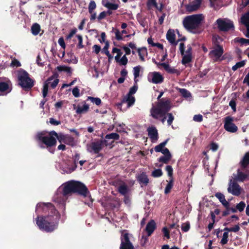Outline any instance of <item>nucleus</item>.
<instances>
[{
  "mask_svg": "<svg viewBox=\"0 0 249 249\" xmlns=\"http://www.w3.org/2000/svg\"><path fill=\"white\" fill-rule=\"evenodd\" d=\"M48 212L46 216H37L36 218V224L40 230L47 232H53L56 229L60 216L58 212L51 203H40L36 206V212Z\"/></svg>",
  "mask_w": 249,
  "mask_h": 249,
  "instance_id": "1",
  "label": "nucleus"
},
{
  "mask_svg": "<svg viewBox=\"0 0 249 249\" xmlns=\"http://www.w3.org/2000/svg\"><path fill=\"white\" fill-rule=\"evenodd\" d=\"M62 196L67 197L72 194H77L84 197H87L89 192L87 186L81 182L70 180L63 183L58 189Z\"/></svg>",
  "mask_w": 249,
  "mask_h": 249,
  "instance_id": "2",
  "label": "nucleus"
},
{
  "mask_svg": "<svg viewBox=\"0 0 249 249\" xmlns=\"http://www.w3.org/2000/svg\"><path fill=\"white\" fill-rule=\"evenodd\" d=\"M171 108V102L169 99L162 98L150 109L151 116L155 119H159L160 117L164 116Z\"/></svg>",
  "mask_w": 249,
  "mask_h": 249,
  "instance_id": "3",
  "label": "nucleus"
},
{
  "mask_svg": "<svg viewBox=\"0 0 249 249\" xmlns=\"http://www.w3.org/2000/svg\"><path fill=\"white\" fill-rule=\"evenodd\" d=\"M204 20L202 14L187 16L183 20V25L187 30L194 33V30L199 28Z\"/></svg>",
  "mask_w": 249,
  "mask_h": 249,
  "instance_id": "4",
  "label": "nucleus"
},
{
  "mask_svg": "<svg viewBox=\"0 0 249 249\" xmlns=\"http://www.w3.org/2000/svg\"><path fill=\"white\" fill-rule=\"evenodd\" d=\"M18 84L26 91L30 90L34 86V81L29 77V73L25 70L19 71L18 74Z\"/></svg>",
  "mask_w": 249,
  "mask_h": 249,
  "instance_id": "5",
  "label": "nucleus"
},
{
  "mask_svg": "<svg viewBox=\"0 0 249 249\" xmlns=\"http://www.w3.org/2000/svg\"><path fill=\"white\" fill-rule=\"evenodd\" d=\"M36 140L39 143L45 145L47 148H50L55 146L56 144V139L53 135H52V131L46 135L44 131L37 133L36 135Z\"/></svg>",
  "mask_w": 249,
  "mask_h": 249,
  "instance_id": "6",
  "label": "nucleus"
},
{
  "mask_svg": "<svg viewBox=\"0 0 249 249\" xmlns=\"http://www.w3.org/2000/svg\"><path fill=\"white\" fill-rule=\"evenodd\" d=\"M213 48L209 52V56L213 58L214 61H217L224 53V49L222 46L219 44V42L216 38L213 41Z\"/></svg>",
  "mask_w": 249,
  "mask_h": 249,
  "instance_id": "7",
  "label": "nucleus"
},
{
  "mask_svg": "<svg viewBox=\"0 0 249 249\" xmlns=\"http://www.w3.org/2000/svg\"><path fill=\"white\" fill-rule=\"evenodd\" d=\"M216 23L220 31L228 32L230 30L233 31L234 29L233 22L229 19L220 18L216 20Z\"/></svg>",
  "mask_w": 249,
  "mask_h": 249,
  "instance_id": "8",
  "label": "nucleus"
},
{
  "mask_svg": "<svg viewBox=\"0 0 249 249\" xmlns=\"http://www.w3.org/2000/svg\"><path fill=\"white\" fill-rule=\"evenodd\" d=\"M57 75L55 74L51 76L44 83L42 91L43 98H45L47 95L49 85L51 88L54 89L58 85L59 80L58 78H55V76H57Z\"/></svg>",
  "mask_w": 249,
  "mask_h": 249,
  "instance_id": "9",
  "label": "nucleus"
},
{
  "mask_svg": "<svg viewBox=\"0 0 249 249\" xmlns=\"http://www.w3.org/2000/svg\"><path fill=\"white\" fill-rule=\"evenodd\" d=\"M228 193L235 196H239L242 193V189L237 182L231 179L228 184L227 189Z\"/></svg>",
  "mask_w": 249,
  "mask_h": 249,
  "instance_id": "10",
  "label": "nucleus"
},
{
  "mask_svg": "<svg viewBox=\"0 0 249 249\" xmlns=\"http://www.w3.org/2000/svg\"><path fill=\"white\" fill-rule=\"evenodd\" d=\"M104 144L107 145V141L106 140L92 142L89 146L88 150L90 152L93 151L94 154H98L103 149Z\"/></svg>",
  "mask_w": 249,
  "mask_h": 249,
  "instance_id": "11",
  "label": "nucleus"
},
{
  "mask_svg": "<svg viewBox=\"0 0 249 249\" xmlns=\"http://www.w3.org/2000/svg\"><path fill=\"white\" fill-rule=\"evenodd\" d=\"M233 119L231 116H227L225 118L224 128L230 132L234 133L238 130L237 126L233 123Z\"/></svg>",
  "mask_w": 249,
  "mask_h": 249,
  "instance_id": "12",
  "label": "nucleus"
},
{
  "mask_svg": "<svg viewBox=\"0 0 249 249\" xmlns=\"http://www.w3.org/2000/svg\"><path fill=\"white\" fill-rule=\"evenodd\" d=\"M120 249H135L133 244L129 240V234L128 233H124L122 234Z\"/></svg>",
  "mask_w": 249,
  "mask_h": 249,
  "instance_id": "13",
  "label": "nucleus"
},
{
  "mask_svg": "<svg viewBox=\"0 0 249 249\" xmlns=\"http://www.w3.org/2000/svg\"><path fill=\"white\" fill-rule=\"evenodd\" d=\"M164 77L159 72L154 71L150 72L148 75V80L149 82L154 84H160L163 82Z\"/></svg>",
  "mask_w": 249,
  "mask_h": 249,
  "instance_id": "14",
  "label": "nucleus"
},
{
  "mask_svg": "<svg viewBox=\"0 0 249 249\" xmlns=\"http://www.w3.org/2000/svg\"><path fill=\"white\" fill-rule=\"evenodd\" d=\"M168 140L169 139H167L165 141L156 146L154 148L155 151L156 152H161L163 154V156L169 155V156H171V154L169 149L167 148L164 147Z\"/></svg>",
  "mask_w": 249,
  "mask_h": 249,
  "instance_id": "15",
  "label": "nucleus"
},
{
  "mask_svg": "<svg viewBox=\"0 0 249 249\" xmlns=\"http://www.w3.org/2000/svg\"><path fill=\"white\" fill-rule=\"evenodd\" d=\"M148 135L152 142L158 140L159 138L158 130L155 126H149L147 129Z\"/></svg>",
  "mask_w": 249,
  "mask_h": 249,
  "instance_id": "16",
  "label": "nucleus"
},
{
  "mask_svg": "<svg viewBox=\"0 0 249 249\" xmlns=\"http://www.w3.org/2000/svg\"><path fill=\"white\" fill-rule=\"evenodd\" d=\"M173 172H168V179L166 180L168 183L164 190V193L165 194H169L173 187L174 179L173 177Z\"/></svg>",
  "mask_w": 249,
  "mask_h": 249,
  "instance_id": "17",
  "label": "nucleus"
},
{
  "mask_svg": "<svg viewBox=\"0 0 249 249\" xmlns=\"http://www.w3.org/2000/svg\"><path fill=\"white\" fill-rule=\"evenodd\" d=\"M118 192L124 196H126L129 191V188L127 184L122 180H118Z\"/></svg>",
  "mask_w": 249,
  "mask_h": 249,
  "instance_id": "18",
  "label": "nucleus"
},
{
  "mask_svg": "<svg viewBox=\"0 0 249 249\" xmlns=\"http://www.w3.org/2000/svg\"><path fill=\"white\" fill-rule=\"evenodd\" d=\"M83 106H78L76 107L75 105H73V109H76V113L77 114H82L87 113L89 110V105L86 104V101L82 102Z\"/></svg>",
  "mask_w": 249,
  "mask_h": 249,
  "instance_id": "19",
  "label": "nucleus"
},
{
  "mask_svg": "<svg viewBox=\"0 0 249 249\" xmlns=\"http://www.w3.org/2000/svg\"><path fill=\"white\" fill-rule=\"evenodd\" d=\"M137 179L139 183L141 185V186L143 185L147 186L149 183V178L145 172H142V173L138 174L137 176Z\"/></svg>",
  "mask_w": 249,
  "mask_h": 249,
  "instance_id": "20",
  "label": "nucleus"
},
{
  "mask_svg": "<svg viewBox=\"0 0 249 249\" xmlns=\"http://www.w3.org/2000/svg\"><path fill=\"white\" fill-rule=\"evenodd\" d=\"M241 22L247 27V33L245 35L247 37L249 38V12L242 17Z\"/></svg>",
  "mask_w": 249,
  "mask_h": 249,
  "instance_id": "21",
  "label": "nucleus"
},
{
  "mask_svg": "<svg viewBox=\"0 0 249 249\" xmlns=\"http://www.w3.org/2000/svg\"><path fill=\"white\" fill-rule=\"evenodd\" d=\"M232 180L237 181H244L248 178V175L244 172H237V174H233Z\"/></svg>",
  "mask_w": 249,
  "mask_h": 249,
  "instance_id": "22",
  "label": "nucleus"
},
{
  "mask_svg": "<svg viewBox=\"0 0 249 249\" xmlns=\"http://www.w3.org/2000/svg\"><path fill=\"white\" fill-rule=\"evenodd\" d=\"M11 82H0V92L9 93L11 91L12 88L10 87Z\"/></svg>",
  "mask_w": 249,
  "mask_h": 249,
  "instance_id": "23",
  "label": "nucleus"
},
{
  "mask_svg": "<svg viewBox=\"0 0 249 249\" xmlns=\"http://www.w3.org/2000/svg\"><path fill=\"white\" fill-rule=\"evenodd\" d=\"M156 228V223L154 220H151L146 225L145 231L147 235L150 236Z\"/></svg>",
  "mask_w": 249,
  "mask_h": 249,
  "instance_id": "24",
  "label": "nucleus"
},
{
  "mask_svg": "<svg viewBox=\"0 0 249 249\" xmlns=\"http://www.w3.org/2000/svg\"><path fill=\"white\" fill-rule=\"evenodd\" d=\"M176 36L174 30L169 29L166 34V38L172 44L176 46L177 42L175 41Z\"/></svg>",
  "mask_w": 249,
  "mask_h": 249,
  "instance_id": "25",
  "label": "nucleus"
},
{
  "mask_svg": "<svg viewBox=\"0 0 249 249\" xmlns=\"http://www.w3.org/2000/svg\"><path fill=\"white\" fill-rule=\"evenodd\" d=\"M52 135H53L56 139H57L59 142H65L67 135H64L62 133H57L54 130L52 131Z\"/></svg>",
  "mask_w": 249,
  "mask_h": 249,
  "instance_id": "26",
  "label": "nucleus"
},
{
  "mask_svg": "<svg viewBox=\"0 0 249 249\" xmlns=\"http://www.w3.org/2000/svg\"><path fill=\"white\" fill-rule=\"evenodd\" d=\"M196 3L188 5L186 7L187 10L189 12H193L196 10L199 7L201 0H196Z\"/></svg>",
  "mask_w": 249,
  "mask_h": 249,
  "instance_id": "27",
  "label": "nucleus"
},
{
  "mask_svg": "<svg viewBox=\"0 0 249 249\" xmlns=\"http://www.w3.org/2000/svg\"><path fill=\"white\" fill-rule=\"evenodd\" d=\"M56 69L59 71H65L69 76L72 74V69L71 67L66 66H57Z\"/></svg>",
  "mask_w": 249,
  "mask_h": 249,
  "instance_id": "28",
  "label": "nucleus"
},
{
  "mask_svg": "<svg viewBox=\"0 0 249 249\" xmlns=\"http://www.w3.org/2000/svg\"><path fill=\"white\" fill-rule=\"evenodd\" d=\"M172 156H169V155H165L161 156L159 158V167L162 166L163 163L167 164L169 161L171 160Z\"/></svg>",
  "mask_w": 249,
  "mask_h": 249,
  "instance_id": "29",
  "label": "nucleus"
},
{
  "mask_svg": "<svg viewBox=\"0 0 249 249\" xmlns=\"http://www.w3.org/2000/svg\"><path fill=\"white\" fill-rule=\"evenodd\" d=\"M138 53L140 60L142 61H144V55L147 53V50L145 47H142L138 49Z\"/></svg>",
  "mask_w": 249,
  "mask_h": 249,
  "instance_id": "30",
  "label": "nucleus"
},
{
  "mask_svg": "<svg viewBox=\"0 0 249 249\" xmlns=\"http://www.w3.org/2000/svg\"><path fill=\"white\" fill-rule=\"evenodd\" d=\"M40 31V25L37 23H35L33 24L31 27V32L33 35L34 36L37 35Z\"/></svg>",
  "mask_w": 249,
  "mask_h": 249,
  "instance_id": "31",
  "label": "nucleus"
},
{
  "mask_svg": "<svg viewBox=\"0 0 249 249\" xmlns=\"http://www.w3.org/2000/svg\"><path fill=\"white\" fill-rule=\"evenodd\" d=\"M183 55V57H182L181 63L183 65H185L192 61V54H186L185 55L184 54V55Z\"/></svg>",
  "mask_w": 249,
  "mask_h": 249,
  "instance_id": "32",
  "label": "nucleus"
},
{
  "mask_svg": "<svg viewBox=\"0 0 249 249\" xmlns=\"http://www.w3.org/2000/svg\"><path fill=\"white\" fill-rule=\"evenodd\" d=\"M90 101L93 104H95L97 106H99L101 104L102 101L100 98L98 97H93L91 96H88L86 101Z\"/></svg>",
  "mask_w": 249,
  "mask_h": 249,
  "instance_id": "33",
  "label": "nucleus"
},
{
  "mask_svg": "<svg viewBox=\"0 0 249 249\" xmlns=\"http://www.w3.org/2000/svg\"><path fill=\"white\" fill-rule=\"evenodd\" d=\"M106 139H113L114 140H119L120 139V135L117 133H111L107 134L105 136Z\"/></svg>",
  "mask_w": 249,
  "mask_h": 249,
  "instance_id": "34",
  "label": "nucleus"
},
{
  "mask_svg": "<svg viewBox=\"0 0 249 249\" xmlns=\"http://www.w3.org/2000/svg\"><path fill=\"white\" fill-rule=\"evenodd\" d=\"M112 52V53H117L116 56L115 57V59L117 62H119L120 57L123 54V53L121 52V50L117 48H113Z\"/></svg>",
  "mask_w": 249,
  "mask_h": 249,
  "instance_id": "35",
  "label": "nucleus"
},
{
  "mask_svg": "<svg viewBox=\"0 0 249 249\" xmlns=\"http://www.w3.org/2000/svg\"><path fill=\"white\" fill-rule=\"evenodd\" d=\"M140 68L141 67L140 66L135 67L133 68V74L134 76V81L135 83H137L138 81V80H137L136 78L138 77L140 75Z\"/></svg>",
  "mask_w": 249,
  "mask_h": 249,
  "instance_id": "36",
  "label": "nucleus"
},
{
  "mask_svg": "<svg viewBox=\"0 0 249 249\" xmlns=\"http://www.w3.org/2000/svg\"><path fill=\"white\" fill-rule=\"evenodd\" d=\"M105 6L109 10H116L118 9L119 5L117 4L108 2L105 5Z\"/></svg>",
  "mask_w": 249,
  "mask_h": 249,
  "instance_id": "37",
  "label": "nucleus"
},
{
  "mask_svg": "<svg viewBox=\"0 0 249 249\" xmlns=\"http://www.w3.org/2000/svg\"><path fill=\"white\" fill-rule=\"evenodd\" d=\"M146 5L148 9H150L152 7L158 8V4L156 0H147Z\"/></svg>",
  "mask_w": 249,
  "mask_h": 249,
  "instance_id": "38",
  "label": "nucleus"
},
{
  "mask_svg": "<svg viewBox=\"0 0 249 249\" xmlns=\"http://www.w3.org/2000/svg\"><path fill=\"white\" fill-rule=\"evenodd\" d=\"M135 101V98L132 95L127 94L126 102L128 107L132 106Z\"/></svg>",
  "mask_w": 249,
  "mask_h": 249,
  "instance_id": "39",
  "label": "nucleus"
},
{
  "mask_svg": "<svg viewBox=\"0 0 249 249\" xmlns=\"http://www.w3.org/2000/svg\"><path fill=\"white\" fill-rule=\"evenodd\" d=\"M234 41H235V42L240 43L242 45H243V44L249 45V39L236 37L234 39Z\"/></svg>",
  "mask_w": 249,
  "mask_h": 249,
  "instance_id": "40",
  "label": "nucleus"
},
{
  "mask_svg": "<svg viewBox=\"0 0 249 249\" xmlns=\"http://www.w3.org/2000/svg\"><path fill=\"white\" fill-rule=\"evenodd\" d=\"M65 143L69 145L73 146L74 145V138L72 137L67 135Z\"/></svg>",
  "mask_w": 249,
  "mask_h": 249,
  "instance_id": "41",
  "label": "nucleus"
},
{
  "mask_svg": "<svg viewBox=\"0 0 249 249\" xmlns=\"http://www.w3.org/2000/svg\"><path fill=\"white\" fill-rule=\"evenodd\" d=\"M179 92L182 96L185 98H188L191 96V93L185 89H180Z\"/></svg>",
  "mask_w": 249,
  "mask_h": 249,
  "instance_id": "42",
  "label": "nucleus"
},
{
  "mask_svg": "<svg viewBox=\"0 0 249 249\" xmlns=\"http://www.w3.org/2000/svg\"><path fill=\"white\" fill-rule=\"evenodd\" d=\"M76 37L78 39V44L77 45V47L78 48V49H82L83 48H84V45H83V37L81 35H77L76 36Z\"/></svg>",
  "mask_w": 249,
  "mask_h": 249,
  "instance_id": "43",
  "label": "nucleus"
},
{
  "mask_svg": "<svg viewBox=\"0 0 249 249\" xmlns=\"http://www.w3.org/2000/svg\"><path fill=\"white\" fill-rule=\"evenodd\" d=\"M190 229V224L189 222L184 223L181 225V230L183 232H187Z\"/></svg>",
  "mask_w": 249,
  "mask_h": 249,
  "instance_id": "44",
  "label": "nucleus"
},
{
  "mask_svg": "<svg viewBox=\"0 0 249 249\" xmlns=\"http://www.w3.org/2000/svg\"><path fill=\"white\" fill-rule=\"evenodd\" d=\"M96 4L94 1L91 0L89 5V12L90 14H92L93 10L96 8Z\"/></svg>",
  "mask_w": 249,
  "mask_h": 249,
  "instance_id": "45",
  "label": "nucleus"
},
{
  "mask_svg": "<svg viewBox=\"0 0 249 249\" xmlns=\"http://www.w3.org/2000/svg\"><path fill=\"white\" fill-rule=\"evenodd\" d=\"M228 241V232H224L223 234L222 238L220 241L222 245H225L227 243Z\"/></svg>",
  "mask_w": 249,
  "mask_h": 249,
  "instance_id": "46",
  "label": "nucleus"
},
{
  "mask_svg": "<svg viewBox=\"0 0 249 249\" xmlns=\"http://www.w3.org/2000/svg\"><path fill=\"white\" fill-rule=\"evenodd\" d=\"M113 30H114V28L112 29ZM115 38L117 40H122L123 39L122 34L120 32L119 30L118 29H115Z\"/></svg>",
  "mask_w": 249,
  "mask_h": 249,
  "instance_id": "47",
  "label": "nucleus"
},
{
  "mask_svg": "<svg viewBox=\"0 0 249 249\" xmlns=\"http://www.w3.org/2000/svg\"><path fill=\"white\" fill-rule=\"evenodd\" d=\"M246 207V204L244 201H241L236 205V208L239 212H242L244 211Z\"/></svg>",
  "mask_w": 249,
  "mask_h": 249,
  "instance_id": "48",
  "label": "nucleus"
},
{
  "mask_svg": "<svg viewBox=\"0 0 249 249\" xmlns=\"http://www.w3.org/2000/svg\"><path fill=\"white\" fill-rule=\"evenodd\" d=\"M166 71L171 74H177V75L180 74V72L178 70L176 69L174 67H171L170 66H169V68Z\"/></svg>",
  "mask_w": 249,
  "mask_h": 249,
  "instance_id": "49",
  "label": "nucleus"
},
{
  "mask_svg": "<svg viewBox=\"0 0 249 249\" xmlns=\"http://www.w3.org/2000/svg\"><path fill=\"white\" fill-rule=\"evenodd\" d=\"M138 89V86L137 85V83H136V85H134L133 87H132L128 93L127 94L129 95H132L133 94H135L137 90Z\"/></svg>",
  "mask_w": 249,
  "mask_h": 249,
  "instance_id": "50",
  "label": "nucleus"
},
{
  "mask_svg": "<svg viewBox=\"0 0 249 249\" xmlns=\"http://www.w3.org/2000/svg\"><path fill=\"white\" fill-rule=\"evenodd\" d=\"M168 116L167 120V124L168 125H171L174 120V117L171 113H167L166 114Z\"/></svg>",
  "mask_w": 249,
  "mask_h": 249,
  "instance_id": "51",
  "label": "nucleus"
},
{
  "mask_svg": "<svg viewBox=\"0 0 249 249\" xmlns=\"http://www.w3.org/2000/svg\"><path fill=\"white\" fill-rule=\"evenodd\" d=\"M77 32V29L76 28H74V29H72L70 33L66 36V39L69 40L71 39V37L73 36L74 35L76 34Z\"/></svg>",
  "mask_w": 249,
  "mask_h": 249,
  "instance_id": "52",
  "label": "nucleus"
},
{
  "mask_svg": "<svg viewBox=\"0 0 249 249\" xmlns=\"http://www.w3.org/2000/svg\"><path fill=\"white\" fill-rule=\"evenodd\" d=\"M119 62L121 65H125L128 62V59L125 55H124L121 58H120Z\"/></svg>",
  "mask_w": 249,
  "mask_h": 249,
  "instance_id": "53",
  "label": "nucleus"
},
{
  "mask_svg": "<svg viewBox=\"0 0 249 249\" xmlns=\"http://www.w3.org/2000/svg\"><path fill=\"white\" fill-rule=\"evenodd\" d=\"M193 120L195 122H201L203 120V116L201 114L195 115L193 117Z\"/></svg>",
  "mask_w": 249,
  "mask_h": 249,
  "instance_id": "54",
  "label": "nucleus"
},
{
  "mask_svg": "<svg viewBox=\"0 0 249 249\" xmlns=\"http://www.w3.org/2000/svg\"><path fill=\"white\" fill-rule=\"evenodd\" d=\"M162 231L164 233V236L166 237L167 239H169L170 238V232L168 228L165 227L162 229Z\"/></svg>",
  "mask_w": 249,
  "mask_h": 249,
  "instance_id": "55",
  "label": "nucleus"
},
{
  "mask_svg": "<svg viewBox=\"0 0 249 249\" xmlns=\"http://www.w3.org/2000/svg\"><path fill=\"white\" fill-rule=\"evenodd\" d=\"M72 93L75 97H78L80 96L79 89L77 87L73 89Z\"/></svg>",
  "mask_w": 249,
  "mask_h": 249,
  "instance_id": "56",
  "label": "nucleus"
},
{
  "mask_svg": "<svg viewBox=\"0 0 249 249\" xmlns=\"http://www.w3.org/2000/svg\"><path fill=\"white\" fill-rule=\"evenodd\" d=\"M11 65L13 67H18L21 66V64L18 60L14 59L12 60Z\"/></svg>",
  "mask_w": 249,
  "mask_h": 249,
  "instance_id": "57",
  "label": "nucleus"
},
{
  "mask_svg": "<svg viewBox=\"0 0 249 249\" xmlns=\"http://www.w3.org/2000/svg\"><path fill=\"white\" fill-rule=\"evenodd\" d=\"M50 123L53 125H58L61 124V122L55 120L53 118H50Z\"/></svg>",
  "mask_w": 249,
  "mask_h": 249,
  "instance_id": "58",
  "label": "nucleus"
},
{
  "mask_svg": "<svg viewBox=\"0 0 249 249\" xmlns=\"http://www.w3.org/2000/svg\"><path fill=\"white\" fill-rule=\"evenodd\" d=\"M218 148V145L217 143L213 142L210 144V149L213 151H217Z\"/></svg>",
  "mask_w": 249,
  "mask_h": 249,
  "instance_id": "59",
  "label": "nucleus"
},
{
  "mask_svg": "<svg viewBox=\"0 0 249 249\" xmlns=\"http://www.w3.org/2000/svg\"><path fill=\"white\" fill-rule=\"evenodd\" d=\"M58 43L63 49H65L66 44L64 41V39L62 37L59 38L58 40Z\"/></svg>",
  "mask_w": 249,
  "mask_h": 249,
  "instance_id": "60",
  "label": "nucleus"
},
{
  "mask_svg": "<svg viewBox=\"0 0 249 249\" xmlns=\"http://www.w3.org/2000/svg\"><path fill=\"white\" fill-rule=\"evenodd\" d=\"M92 48L93 49L94 52L96 54H98L101 49L100 46L99 45H94L92 47Z\"/></svg>",
  "mask_w": 249,
  "mask_h": 249,
  "instance_id": "61",
  "label": "nucleus"
},
{
  "mask_svg": "<svg viewBox=\"0 0 249 249\" xmlns=\"http://www.w3.org/2000/svg\"><path fill=\"white\" fill-rule=\"evenodd\" d=\"M215 196L219 199L220 202H221V201H222L223 199L225 198L224 195L223 194L219 192L216 193L215 194Z\"/></svg>",
  "mask_w": 249,
  "mask_h": 249,
  "instance_id": "62",
  "label": "nucleus"
},
{
  "mask_svg": "<svg viewBox=\"0 0 249 249\" xmlns=\"http://www.w3.org/2000/svg\"><path fill=\"white\" fill-rule=\"evenodd\" d=\"M229 106L231 107V108H232V109L234 111H236V103L233 100H231L230 103H229Z\"/></svg>",
  "mask_w": 249,
  "mask_h": 249,
  "instance_id": "63",
  "label": "nucleus"
},
{
  "mask_svg": "<svg viewBox=\"0 0 249 249\" xmlns=\"http://www.w3.org/2000/svg\"><path fill=\"white\" fill-rule=\"evenodd\" d=\"M107 16V13L106 11H103L100 13L98 17H97V18L99 20H100L102 19H104L106 18Z\"/></svg>",
  "mask_w": 249,
  "mask_h": 249,
  "instance_id": "64",
  "label": "nucleus"
}]
</instances>
